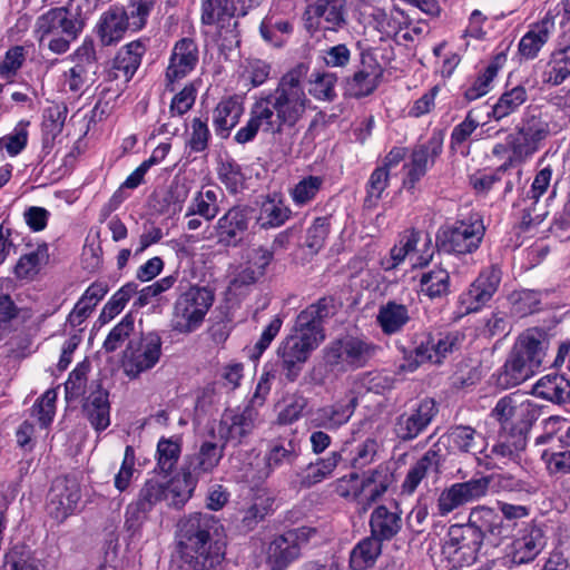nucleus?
<instances>
[{
  "label": "nucleus",
  "instance_id": "bb28decb",
  "mask_svg": "<svg viewBox=\"0 0 570 570\" xmlns=\"http://www.w3.org/2000/svg\"><path fill=\"white\" fill-rule=\"evenodd\" d=\"M256 412L253 406H246L243 411L226 410L218 425V434L224 443H242L254 429Z\"/></svg>",
  "mask_w": 570,
  "mask_h": 570
},
{
  "label": "nucleus",
  "instance_id": "052dcab7",
  "mask_svg": "<svg viewBox=\"0 0 570 570\" xmlns=\"http://www.w3.org/2000/svg\"><path fill=\"white\" fill-rule=\"evenodd\" d=\"M308 405V400L301 393H293L285 397L284 405L277 414L279 425H289L298 421Z\"/></svg>",
  "mask_w": 570,
  "mask_h": 570
},
{
  "label": "nucleus",
  "instance_id": "58836bf2",
  "mask_svg": "<svg viewBox=\"0 0 570 570\" xmlns=\"http://www.w3.org/2000/svg\"><path fill=\"white\" fill-rule=\"evenodd\" d=\"M197 476L181 468L180 473L165 484V500L169 507L180 509L191 498L197 485Z\"/></svg>",
  "mask_w": 570,
  "mask_h": 570
},
{
  "label": "nucleus",
  "instance_id": "a18cd8bd",
  "mask_svg": "<svg viewBox=\"0 0 570 570\" xmlns=\"http://www.w3.org/2000/svg\"><path fill=\"white\" fill-rule=\"evenodd\" d=\"M382 552V543L368 535L362 539L350 553V567L353 570H366L374 566Z\"/></svg>",
  "mask_w": 570,
  "mask_h": 570
},
{
  "label": "nucleus",
  "instance_id": "5701e85b",
  "mask_svg": "<svg viewBox=\"0 0 570 570\" xmlns=\"http://www.w3.org/2000/svg\"><path fill=\"white\" fill-rule=\"evenodd\" d=\"M198 60L199 51L196 41L191 38L178 40L174 45L166 69L167 89L174 91V82L187 77L196 68Z\"/></svg>",
  "mask_w": 570,
  "mask_h": 570
},
{
  "label": "nucleus",
  "instance_id": "b1692460",
  "mask_svg": "<svg viewBox=\"0 0 570 570\" xmlns=\"http://www.w3.org/2000/svg\"><path fill=\"white\" fill-rule=\"evenodd\" d=\"M465 524L475 530L482 543L487 539L498 541L512 534V524L503 521L494 509L484 505L472 509Z\"/></svg>",
  "mask_w": 570,
  "mask_h": 570
},
{
  "label": "nucleus",
  "instance_id": "774afa93",
  "mask_svg": "<svg viewBox=\"0 0 570 570\" xmlns=\"http://www.w3.org/2000/svg\"><path fill=\"white\" fill-rule=\"evenodd\" d=\"M4 566L9 570H39V561L23 546H14L6 553Z\"/></svg>",
  "mask_w": 570,
  "mask_h": 570
},
{
  "label": "nucleus",
  "instance_id": "338daca9",
  "mask_svg": "<svg viewBox=\"0 0 570 570\" xmlns=\"http://www.w3.org/2000/svg\"><path fill=\"white\" fill-rule=\"evenodd\" d=\"M331 230L330 217H317L307 228L305 245L312 253H318L325 245Z\"/></svg>",
  "mask_w": 570,
  "mask_h": 570
},
{
  "label": "nucleus",
  "instance_id": "49530a36",
  "mask_svg": "<svg viewBox=\"0 0 570 570\" xmlns=\"http://www.w3.org/2000/svg\"><path fill=\"white\" fill-rule=\"evenodd\" d=\"M570 76V45L551 55L543 81L552 86L562 83Z\"/></svg>",
  "mask_w": 570,
  "mask_h": 570
},
{
  "label": "nucleus",
  "instance_id": "6ab92c4d",
  "mask_svg": "<svg viewBox=\"0 0 570 570\" xmlns=\"http://www.w3.org/2000/svg\"><path fill=\"white\" fill-rule=\"evenodd\" d=\"M528 432L499 431L497 443L484 458H478L479 463L487 469H501L510 462L519 463L521 453L525 450Z\"/></svg>",
  "mask_w": 570,
  "mask_h": 570
},
{
  "label": "nucleus",
  "instance_id": "603ef678",
  "mask_svg": "<svg viewBox=\"0 0 570 570\" xmlns=\"http://www.w3.org/2000/svg\"><path fill=\"white\" fill-rule=\"evenodd\" d=\"M393 384V377L380 372H367L355 377L354 391L352 393L355 395L361 394L362 392L383 394L385 391L391 390Z\"/></svg>",
  "mask_w": 570,
  "mask_h": 570
},
{
  "label": "nucleus",
  "instance_id": "69168bd1",
  "mask_svg": "<svg viewBox=\"0 0 570 570\" xmlns=\"http://www.w3.org/2000/svg\"><path fill=\"white\" fill-rule=\"evenodd\" d=\"M47 247L39 246L36 250L22 255L14 266L19 278H30L39 272L40 265L47 261Z\"/></svg>",
  "mask_w": 570,
  "mask_h": 570
},
{
  "label": "nucleus",
  "instance_id": "4468645a",
  "mask_svg": "<svg viewBox=\"0 0 570 570\" xmlns=\"http://www.w3.org/2000/svg\"><path fill=\"white\" fill-rule=\"evenodd\" d=\"M253 219V209L248 206L229 208L214 225L210 237L222 247H239L244 244Z\"/></svg>",
  "mask_w": 570,
  "mask_h": 570
},
{
  "label": "nucleus",
  "instance_id": "a19ab883",
  "mask_svg": "<svg viewBox=\"0 0 570 570\" xmlns=\"http://www.w3.org/2000/svg\"><path fill=\"white\" fill-rule=\"evenodd\" d=\"M440 454L438 451L429 450L409 470L403 483L402 492L412 494L417 489L422 480L430 473H438L440 468Z\"/></svg>",
  "mask_w": 570,
  "mask_h": 570
},
{
  "label": "nucleus",
  "instance_id": "2f4dec72",
  "mask_svg": "<svg viewBox=\"0 0 570 570\" xmlns=\"http://www.w3.org/2000/svg\"><path fill=\"white\" fill-rule=\"evenodd\" d=\"M146 51V46L141 40H135L122 47L116 55L112 67L108 71V79H122L128 82L141 62V57Z\"/></svg>",
  "mask_w": 570,
  "mask_h": 570
},
{
  "label": "nucleus",
  "instance_id": "4d7b16f0",
  "mask_svg": "<svg viewBox=\"0 0 570 570\" xmlns=\"http://www.w3.org/2000/svg\"><path fill=\"white\" fill-rule=\"evenodd\" d=\"M324 185L321 176H306L302 178L291 190V197L295 205L304 206L314 200Z\"/></svg>",
  "mask_w": 570,
  "mask_h": 570
},
{
  "label": "nucleus",
  "instance_id": "f257e3e1",
  "mask_svg": "<svg viewBox=\"0 0 570 570\" xmlns=\"http://www.w3.org/2000/svg\"><path fill=\"white\" fill-rule=\"evenodd\" d=\"M307 72L308 66L301 62L284 73L273 90L252 105L249 118L236 131L234 140L245 145L253 141L259 130L275 138L285 129H295L311 104L303 85Z\"/></svg>",
  "mask_w": 570,
  "mask_h": 570
},
{
  "label": "nucleus",
  "instance_id": "393cba45",
  "mask_svg": "<svg viewBox=\"0 0 570 570\" xmlns=\"http://www.w3.org/2000/svg\"><path fill=\"white\" fill-rule=\"evenodd\" d=\"M80 498V485L75 479L57 478L49 492L50 515L58 521H63L75 512Z\"/></svg>",
  "mask_w": 570,
  "mask_h": 570
},
{
  "label": "nucleus",
  "instance_id": "4c0bfd02",
  "mask_svg": "<svg viewBox=\"0 0 570 570\" xmlns=\"http://www.w3.org/2000/svg\"><path fill=\"white\" fill-rule=\"evenodd\" d=\"M225 443L218 445L212 441L202 443L199 451L188 458L187 464L184 465L186 470L197 476L210 473L220 462L224 456Z\"/></svg>",
  "mask_w": 570,
  "mask_h": 570
},
{
  "label": "nucleus",
  "instance_id": "9b49d317",
  "mask_svg": "<svg viewBox=\"0 0 570 570\" xmlns=\"http://www.w3.org/2000/svg\"><path fill=\"white\" fill-rule=\"evenodd\" d=\"M316 530L301 527L276 535L267 546L266 564L269 570H287L291 563L301 557V550Z\"/></svg>",
  "mask_w": 570,
  "mask_h": 570
},
{
  "label": "nucleus",
  "instance_id": "6e6552de",
  "mask_svg": "<svg viewBox=\"0 0 570 570\" xmlns=\"http://www.w3.org/2000/svg\"><path fill=\"white\" fill-rule=\"evenodd\" d=\"M485 227L481 218L456 220L441 227L436 234L439 252L465 255L475 252L484 237Z\"/></svg>",
  "mask_w": 570,
  "mask_h": 570
},
{
  "label": "nucleus",
  "instance_id": "c85d7f7f",
  "mask_svg": "<svg viewBox=\"0 0 570 570\" xmlns=\"http://www.w3.org/2000/svg\"><path fill=\"white\" fill-rule=\"evenodd\" d=\"M394 481V473L386 463H381L374 469L364 472L361 479L363 509L366 510L379 501Z\"/></svg>",
  "mask_w": 570,
  "mask_h": 570
},
{
  "label": "nucleus",
  "instance_id": "c756f323",
  "mask_svg": "<svg viewBox=\"0 0 570 570\" xmlns=\"http://www.w3.org/2000/svg\"><path fill=\"white\" fill-rule=\"evenodd\" d=\"M546 546L543 530L535 524H527L511 546V560L515 564L533 561Z\"/></svg>",
  "mask_w": 570,
  "mask_h": 570
},
{
  "label": "nucleus",
  "instance_id": "1a4fd4ad",
  "mask_svg": "<svg viewBox=\"0 0 570 570\" xmlns=\"http://www.w3.org/2000/svg\"><path fill=\"white\" fill-rule=\"evenodd\" d=\"M550 134L549 122L532 112L524 114L515 132L508 135L507 144L512 151L509 157L512 161L522 163L530 158L540 148V145Z\"/></svg>",
  "mask_w": 570,
  "mask_h": 570
},
{
  "label": "nucleus",
  "instance_id": "9d476101",
  "mask_svg": "<svg viewBox=\"0 0 570 570\" xmlns=\"http://www.w3.org/2000/svg\"><path fill=\"white\" fill-rule=\"evenodd\" d=\"M463 336L448 333L425 336L405 361L399 366L401 372H414L421 364H441L448 355L459 350Z\"/></svg>",
  "mask_w": 570,
  "mask_h": 570
},
{
  "label": "nucleus",
  "instance_id": "09e8293b",
  "mask_svg": "<svg viewBox=\"0 0 570 570\" xmlns=\"http://www.w3.org/2000/svg\"><path fill=\"white\" fill-rule=\"evenodd\" d=\"M291 209L282 200L266 199L261 207L257 223L264 229L283 225L291 217Z\"/></svg>",
  "mask_w": 570,
  "mask_h": 570
},
{
  "label": "nucleus",
  "instance_id": "5fc2aeb1",
  "mask_svg": "<svg viewBox=\"0 0 570 570\" xmlns=\"http://www.w3.org/2000/svg\"><path fill=\"white\" fill-rule=\"evenodd\" d=\"M527 90L522 86H517L501 95L492 109L495 119H502L514 111L527 101Z\"/></svg>",
  "mask_w": 570,
  "mask_h": 570
},
{
  "label": "nucleus",
  "instance_id": "8fccbe9b",
  "mask_svg": "<svg viewBox=\"0 0 570 570\" xmlns=\"http://www.w3.org/2000/svg\"><path fill=\"white\" fill-rule=\"evenodd\" d=\"M342 306V302L337 298L333 296H324L303 309L298 314L297 321H324L326 318H332L337 314Z\"/></svg>",
  "mask_w": 570,
  "mask_h": 570
},
{
  "label": "nucleus",
  "instance_id": "3c124183",
  "mask_svg": "<svg viewBox=\"0 0 570 570\" xmlns=\"http://www.w3.org/2000/svg\"><path fill=\"white\" fill-rule=\"evenodd\" d=\"M421 286L430 298L445 296L450 292V274L442 267H435L422 275Z\"/></svg>",
  "mask_w": 570,
  "mask_h": 570
},
{
  "label": "nucleus",
  "instance_id": "a878e982",
  "mask_svg": "<svg viewBox=\"0 0 570 570\" xmlns=\"http://www.w3.org/2000/svg\"><path fill=\"white\" fill-rule=\"evenodd\" d=\"M214 299L212 289L193 286L177 298L175 315L185 321H203Z\"/></svg>",
  "mask_w": 570,
  "mask_h": 570
},
{
  "label": "nucleus",
  "instance_id": "f3484780",
  "mask_svg": "<svg viewBox=\"0 0 570 570\" xmlns=\"http://www.w3.org/2000/svg\"><path fill=\"white\" fill-rule=\"evenodd\" d=\"M502 272L497 265L483 269L469 289L460 296L459 317L480 311L493 297L501 283Z\"/></svg>",
  "mask_w": 570,
  "mask_h": 570
},
{
  "label": "nucleus",
  "instance_id": "680f3d73",
  "mask_svg": "<svg viewBox=\"0 0 570 570\" xmlns=\"http://www.w3.org/2000/svg\"><path fill=\"white\" fill-rule=\"evenodd\" d=\"M389 183L390 174L385 170V167H376L372 171L366 183V197L364 199L366 208H373L377 205Z\"/></svg>",
  "mask_w": 570,
  "mask_h": 570
},
{
  "label": "nucleus",
  "instance_id": "13d9d810",
  "mask_svg": "<svg viewBox=\"0 0 570 570\" xmlns=\"http://www.w3.org/2000/svg\"><path fill=\"white\" fill-rule=\"evenodd\" d=\"M511 312L515 317H527L539 309L540 295L538 292L523 289L509 295Z\"/></svg>",
  "mask_w": 570,
  "mask_h": 570
},
{
  "label": "nucleus",
  "instance_id": "39448f33",
  "mask_svg": "<svg viewBox=\"0 0 570 570\" xmlns=\"http://www.w3.org/2000/svg\"><path fill=\"white\" fill-rule=\"evenodd\" d=\"M200 21L216 27L220 46L232 48L239 43L238 17H245L249 10L257 8L263 0H200Z\"/></svg>",
  "mask_w": 570,
  "mask_h": 570
},
{
  "label": "nucleus",
  "instance_id": "ea45409f",
  "mask_svg": "<svg viewBox=\"0 0 570 570\" xmlns=\"http://www.w3.org/2000/svg\"><path fill=\"white\" fill-rule=\"evenodd\" d=\"M533 394L556 404H566L570 401V381L560 374L544 375L534 384Z\"/></svg>",
  "mask_w": 570,
  "mask_h": 570
},
{
  "label": "nucleus",
  "instance_id": "7c9ffc66",
  "mask_svg": "<svg viewBox=\"0 0 570 570\" xmlns=\"http://www.w3.org/2000/svg\"><path fill=\"white\" fill-rule=\"evenodd\" d=\"M371 537L380 541L393 540L402 529V510L395 504L394 510L386 505H377L370 515Z\"/></svg>",
  "mask_w": 570,
  "mask_h": 570
},
{
  "label": "nucleus",
  "instance_id": "7ed1b4c3",
  "mask_svg": "<svg viewBox=\"0 0 570 570\" xmlns=\"http://www.w3.org/2000/svg\"><path fill=\"white\" fill-rule=\"evenodd\" d=\"M549 344L550 334L541 327L534 326L522 333L493 375L497 386L508 390L535 375L543 365Z\"/></svg>",
  "mask_w": 570,
  "mask_h": 570
},
{
  "label": "nucleus",
  "instance_id": "f03ea898",
  "mask_svg": "<svg viewBox=\"0 0 570 570\" xmlns=\"http://www.w3.org/2000/svg\"><path fill=\"white\" fill-rule=\"evenodd\" d=\"M176 550L180 564L171 570H223L226 535L220 521L209 513L194 512L176 525Z\"/></svg>",
  "mask_w": 570,
  "mask_h": 570
},
{
  "label": "nucleus",
  "instance_id": "473e14b6",
  "mask_svg": "<svg viewBox=\"0 0 570 570\" xmlns=\"http://www.w3.org/2000/svg\"><path fill=\"white\" fill-rule=\"evenodd\" d=\"M82 412L96 432H101L110 425L109 392L100 383L90 392L82 404Z\"/></svg>",
  "mask_w": 570,
  "mask_h": 570
},
{
  "label": "nucleus",
  "instance_id": "dca6fc26",
  "mask_svg": "<svg viewBox=\"0 0 570 570\" xmlns=\"http://www.w3.org/2000/svg\"><path fill=\"white\" fill-rule=\"evenodd\" d=\"M442 150L443 137L440 132L432 134L425 142L413 147L410 160L404 165L406 174L403 178V187L406 190L413 191L415 189L416 184L434 165Z\"/></svg>",
  "mask_w": 570,
  "mask_h": 570
},
{
  "label": "nucleus",
  "instance_id": "79ce46f5",
  "mask_svg": "<svg viewBox=\"0 0 570 570\" xmlns=\"http://www.w3.org/2000/svg\"><path fill=\"white\" fill-rule=\"evenodd\" d=\"M130 29V24L126 20V14L120 10H109L105 12L98 24V35L104 46H110L118 42Z\"/></svg>",
  "mask_w": 570,
  "mask_h": 570
},
{
  "label": "nucleus",
  "instance_id": "6e6d98bb",
  "mask_svg": "<svg viewBox=\"0 0 570 570\" xmlns=\"http://www.w3.org/2000/svg\"><path fill=\"white\" fill-rule=\"evenodd\" d=\"M136 293L137 284L134 282L121 286L105 304L98 321L114 320Z\"/></svg>",
  "mask_w": 570,
  "mask_h": 570
},
{
  "label": "nucleus",
  "instance_id": "20e7f679",
  "mask_svg": "<svg viewBox=\"0 0 570 570\" xmlns=\"http://www.w3.org/2000/svg\"><path fill=\"white\" fill-rule=\"evenodd\" d=\"M497 491L509 493L531 494L535 488L528 481L510 473H498L491 476H481L465 482H458L444 489L438 499L439 514L444 517L455 509L478 500L487 494L489 487Z\"/></svg>",
  "mask_w": 570,
  "mask_h": 570
},
{
  "label": "nucleus",
  "instance_id": "72a5a7b5",
  "mask_svg": "<svg viewBox=\"0 0 570 570\" xmlns=\"http://www.w3.org/2000/svg\"><path fill=\"white\" fill-rule=\"evenodd\" d=\"M298 445L294 440H275L268 444L264 455V468L259 478H268L275 470L292 465L298 458Z\"/></svg>",
  "mask_w": 570,
  "mask_h": 570
},
{
  "label": "nucleus",
  "instance_id": "423d86ee",
  "mask_svg": "<svg viewBox=\"0 0 570 570\" xmlns=\"http://www.w3.org/2000/svg\"><path fill=\"white\" fill-rule=\"evenodd\" d=\"M85 28V19L80 10L72 12L68 7H55L40 14L35 23V32L39 41L51 37L48 48L58 55L69 50Z\"/></svg>",
  "mask_w": 570,
  "mask_h": 570
},
{
  "label": "nucleus",
  "instance_id": "f704fd0d",
  "mask_svg": "<svg viewBox=\"0 0 570 570\" xmlns=\"http://www.w3.org/2000/svg\"><path fill=\"white\" fill-rule=\"evenodd\" d=\"M243 112V104L236 96L220 100L213 111V125L216 135L226 139L230 130L239 122Z\"/></svg>",
  "mask_w": 570,
  "mask_h": 570
},
{
  "label": "nucleus",
  "instance_id": "412c9836",
  "mask_svg": "<svg viewBox=\"0 0 570 570\" xmlns=\"http://www.w3.org/2000/svg\"><path fill=\"white\" fill-rule=\"evenodd\" d=\"M357 403V395L348 393L332 404H326L312 411L308 423L315 429H324L331 432L337 431L350 421Z\"/></svg>",
  "mask_w": 570,
  "mask_h": 570
},
{
  "label": "nucleus",
  "instance_id": "e2e57ef3",
  "mask_svg": "<svg viewBox=\"0 0 570 570\" xmlns=\"http://www.w3.org/2000/svg\"><path fill=\"white\" fill-rule=\"evenodd\" d=\"M156 3L157 1L155 0H129L127 9L120 10V12L126 14L130 29L138 31L146 26L147 19Z\"/></svg>",
  "mask_w": 570,
  "mask_h": 570
},
{
  "label": "nucleus",
  "instance_id": "bf43d9fd",
  "mask_svg": "<svg viewBox=\"0 0 570 570\" xmlns=\"http://www.w3.org/2000/svg\"><path fill=\"white\" fill-rule=\"evenodd\" d=\"M309 94L317 100L333 101L336 98L337 76L333 72H314L309 80Z\"/></svg>",
  "mask_w": 570,
  "mask_h": 570
},
{
  "label": "nucleus",
  "instance_id": "c9c22d12",
  "mask_svg": "<svg viewBox=\"0 0 570 570\" xmlns=\"http://www.w3.org/2000/svg\"><path fill=\"white\" fill-rule=\"evenodd\" d=\"M342 459L341 451H332L326 458L311 462L298 474L301 488L309 489L331 478Z\"/></svg>",
  "mask_w": 570,
  "mask_h": 570
},
{
  "label": "nucleus",
  "instance_id": "2eb2a0df",
  "mask_svg": "<svg viewBox=\"0 0 570 570\" xmlns=\"http://www.w3.org/2000/svg\"><path fill=\"white\" fill-rule=\"evenodd\" d=\"M479 534L466 524H452L446 533L442 553L453 563L471 566L482 548Z\"/></svg>",
  "mask_w": 570,
  "mask_h": 570
},
{
  "label": "nucleus",
  "instance_id": "cd10ccee",
  "mask_svg": "<svg viewBox=\"0 0 570 570\" xmlns=\"http://www.w3.org/2000/svg\"><path fill=\"white\" fill-rule=\"evenodd\" d=\"M383 77L381 65L373 57H363L361 68L346 79V89L351 97L363 98L372 95Z\"/></svg>",
  "mask_w": 570,
  "mask_h": 570
},
{
  "label": "nucleus",
  "instance_id": "e433bc0d",
  "mask_svg": "<svg viewBox=\"0 0 570 570\" xmlns=\"http://www.w3.org/2000/svg\"><path fill=\"white\" fill-rule=\"evenodd\" d=\"M553 27V20L548 17L532 24L519 42L518 52L521 58L525 60L534 59L549 40Z\"/></svg>",
  "mask_w": 570,
  "mask_h": 570
},
{
  "label": "nucleus",
  "instance_id": "0eeeda50",
  "mask_svg": "<svg viewBox=\"0 0 570 570\" xmlns=\"http://www.w3.org/2000/svg\"><path fill=\"white\" fill-rule=\"evenodd\" d=\"M379 347L371 342L357 336L345 335L332 341L323 350V358L326 365L333 370H356L367 364L377 352Z\"/></svg>",
  "mask_w": 570,
  "mask_h": 570
},
{
  "label": "nucleus",
  "instance_id": "de8ad7c7",
  "mask_svg": "<svg viewBox=\"0 0 570 570\" xmlns=\"http://www.w3.org/2000/svg\"><path fill=\"white\" fill-rule=\"evenodd\" d=\"M218 213L219 206L217 202V191L215 189L198 191L187 208V216L198 215L206 222L213 220Z\"/></svg>",
  "mask_w": 570,
  "mask_h": 570
},
{
  "label": "nucleus",
  "instance_id": "0e129e2a",
  "mask_svg": "<svg viewBox=\"0 0 570 570\" xmlns=\"http://www.w3.org/2000/svg\"><path fill=\"white\" fill-rule=\"evenodd\" d=\"M66 118V106L56 105L46 109L42 121L43 139L46 142L53 141L62 131Z\"/></svg>",
  "mask_w": 570,
  "mask_h": 570
},
{
  "label": "nucleus",
  "instance_id": "ddd939ff",
  "mask_svg": "<svg viewBox=\"0 0 570 570\" xmlns=\"http://www.w3.org/2000/svg\"><path fill=\"white\" fill-rule=\"evenodd\" d=\"M161 355V338L156 333L142 336L138 342H130L124 352L121 367L130 380L153 368Z\"/></svg>",
  "mask_w": 570,
  "mask_h": 570
},
{
  "label": "nucleus",
  "instance_id": "a211bd4d",
  "mask_svg": "<svg viewBox=\"0 0 570 570\" xmlns=\"http://www.w3.org/2000/svg\"><path fill=\"white\" fill-rule=\"evenodd\" d=\"M304 14L308 31L320 29L337 32L347 24L345 0H314Z\"/></svg>",
  "mask_w": 570,
  "mask_h": 570
},
{
  "label": "nucleus",
  "instance_id": "37998d69",
  "mask_svg": "<svg viewBox=\"0 0 570 570\" xmlns=\"http://www.w3.org/2000/svg\"><path fill=\"white\" fill-rule=\"evenodd\" d=\"M448 439L450 444L460 452L478 454L485 450L484 440L473 428L469 425H456L449 430Z\"/></svg>",
  "mask_w": 570,
  "mask_h": 570
},
{
  "label": "nucleus",
  "instance_id": "f8f14e48",
  "mask_svg": "<svg viewBox=\"0 0 570 570\" xmlns=\"http://www.w3.org/2000/svg\"><path fill=\"white\" fill-rule=\"evenodd\" d=\"M491 416L500 423V431L529 433L539 413L530 401H521L517 395L510 394L497 402Z\"/></svg>",
  "mask_w": 570,
  "mask_h": 570
},
{
  "label": "nucleus",
  "instance_id": "c03bdc74",
  "mask_svg": "<svg viewBox=\"0 0 570 570\" xmlns=\"http://www.w3.org/2000/svg\"><path fill=\"white\" fill-rule=\"evenodd\" d=\"M181 454V440L177 436H161L156 450V470L165 476L176 468Z\"/></svg>",
  "mask_w": 570,
  "mask_h": 570
},
{
  "label": "nucleus",
  "instance_id": "4be33fe9",
  "mask_svg": "<svg viewBox=\"0 0 570 570\" xmlns=\"http://www.w3.org/2000/svg\"><path fill=\"white\" fill-rule=\"evenodd\" d=\"M75 66L65 73V85L73 94L82 92L95 82L98 65L92 42L85 41L73 55Z\"/></svg>",
  "mask_w": 570,
  "mask_h": 570
},
{
  "label": "nucleus",
  "instance_id": "864d4df0",
  "mask_svg": "<svg viewBox=\"0 0 570 570\" xmlns=\"http://www.w3.org/2000/svg\"><path fill=\"white\" fill-rule=\"evenodd\" d=\"M289 335L311 353L325 340L322 323H296Z\"/></svg>",
  "mask_w": 570,
  "mask_h": 570
},
{
  "label": "nucleus",
  "instance_id": "aec40b11",
  "mask_svg": "<svg viewBox=\"0 0 570 570\" xmlns=\"http://www.w3.org/2000/svg\"><path fill=\"white\" fill-rule=\"evenodd\" d=\"M438 412L439 409L434 400L423 399L415 407H411L396 417L395 435L404 442L414 440L426 430Z\"/></svg>",
  "mask_w": 570,
  "mask_h": 570
}]
</instances>
